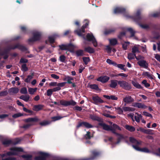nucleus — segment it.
Instances as JSON below:
<instances>
[{
    "label": "nucleus",
    "mask_w": 160,
    "mask_h": 160,
    "mask_svg": "<svg viewBox=\"0 0 160 160\" xmlns=\"http://www.w3.org/2000/svg\"><path fill=\"white\" fill-rule=\"evenodd\" d=\"M106 62L108 63L112 64L114 66H115V65H116V62L111 60L109 59H107V60Z\"/></svg>",
    "instance_id": "nucleus-43"
},
{
    "label": "nucleus",
    "mask_w": 160,
    "mask_h": 160,
    "mask_svg": "<svg viewBox=\"0 0 160 160\" xmlns=\"http://www.w3.org/2000/svg\"><path fill=\"white\" fill-rule=\"evenodd\" d=\"M109 79V77L105 76L104 77H100L98 78L97 80L98 81H100L103 83H105L108 81Z\"/></svg>",
    "instance_id": "nucleus-19"
},
{
    "label": "nucleus",
    "mask_w": 160,
    "mask_h": 160,
    "mask_svg": "<svg viewBox=\"0 0 160 160\" xmlns=\"http://www.w3.org/2000/svg\"><path fill=\"white\" fill-rule=\"evenodd\" d=\"M87 22L86 23L83 25L80 29L74 31V32L77 34L79 36H82L84 39L86 38L84 36V35H82V33L85 32V29L88 25L89 22L87 20H86Z\"/></svg>",
    "instance_id": "nucleus-3"
},
{
    "label": "nucleus",
    "mask_w": 160,
    "mask_h": 160,
    "mask_svg": "<svg viewBox=\"0 0 160 160\" xmlns=\"http://www.w3.org/2000/svg\"><path fill=\"white\" fill-rule=\"evenodd\" d=\"M106 50L107 51L108 53H111L112 50V48L110 46H107L106 47Z\"/></svg>",
    "instance_id": "nucleus-63"
},
{
    "label": "nucleus",
    "mask_w": 160,
    "mask_h": 160,
    "mask_svg": "<svg viewBox=\"0 0 160 160\" xmlns=\"http://www.w3.org/2000/svg\"><path fill=\"white\" fill-rule=\"evenodd\" d=\"M41 156L36 157L35 159L36 160H45L47 154L45 153H41Z\"/></svg>",
    "instance_id": "nucleus-21"
},
{
    "label": "nucleus",
    "mask_w": 160,
    "mask_h": 160,
    "mask_svg": "<svg viewBox=\"0 0 160 160\" xmlns=\"http://www.w3.org/2000/svg\"><path fill=\"white\" fill-rule=\"evenodd\" d=\"M122 109L125 112L133 111L135 110V109L134 108L129 107H123Z\"/></svg>",
    "instance_id": "nucleus-27"
},
{
    "label": "nucleus",
    "mask_w": 160,
    "mask_h": 160,
    "mask_svg": "<svg viewBox=\"0 0 160 160\" xmlns=\"http://www.w3.org/2000/svg\"><path fill=\"white\" fill-rule=\"evenodd\" d=\"M132 83L134 87L138 88H141L140 85L136 82L132 81Z\"/></svg>",
    "instance_id": "nucleus-44"
},
{
    "label": "nucleus",
    "mask_w": 160,
    "mask_h": 160,
    "mask_svg": "<svg viewBox=\"0 0 160 160\" xmlns=\"http://www.w3.org/2000/svg\"><path fill=\"white\" fill-rule=\"evenodd\" d=\"M82 59L85 64H87L90 61L89 58L88 57H84L82 58Z\"/></svg>",
    "instance_id": "nucleus-42"
},
{
    "label": "nucleus",
    "mask_w": 160,
    "mask_h": 160,
    "mask_svg": "<svg viewBox=\"0 0 160 160\" xmlns=\"http://www.w3.org/2000/svg\"><path fill=\"white\" fill-rule=\"evenodd\" d=\"M118 81L116 80H111L110 81L111 83L109 85L110 87L112 88H115L117 85V83H118Z\"/></svg>",
    "instance_id": "nucleus-23"
},
{
    "label": "nucleus",
    "mask_w": 160,
    "mask_h": 160,
    "mask_svg": "<svg viewBox=\"0 0 160 160\" xmlns=\"http://www.w3.org/2000/svg\"><path fill=\"white\" fill-rule=\"evenodd\" d=\"M90 88L91 89L97 90L98 88V86L97 85L95 84H92L90 85Z\"/></svg>",
    "instance_id": "nucleus-53"
},
{
    "label": "nucleus",
    "mask_w": 160,
    "mask_h": 160,
    "mask_svg": "<svg viewBox=\"0 0 160 160\" xmlns=\"http://www.w3.org/2000/svg\"><path fill=\"white\" fill-rule=\"evenodd\" d=\"M135 114H137V116H135V119L137 122H140V119H142V116L141 114H139L137 112H136Z\"/></svg>",
    "instance_id": "nucleus-30"
},
{
    "label": "nucleus",
    "mask_w": 160,
    "mask_h": 160,
    "mask_svg": "<svg viewBox=\"0 0 160 160\" xmlns=\"http://www.w3.org/2000/svg\"><path fill=\"white\" fill-rule=\"evenodd\" d=\"M115 66L117 67L122 70H124V67L125 66V65L122 64H117L116 63V65H115Z\"/></svg>",
    "instance_id": "nucleus-48"
},
{
    "label": "nucleus",
    "mask_w": 160,
    "mask_h": 160,
    "mask_svg": "<svg viewBox=\"0 0 160 160\" xmlns=\"http://www.w3.org/2000/svg\"><path fill=\"white\" fill-rule=\"evenodd\" d=\"M118 137V139L121 141L122 139L124 138V137L122 135L118 134L117 133H115Z\"/></svg>",
    "instance_id": "nucleus-46"
},
{
    "label": "nucleus",
    "mask_w": 160,
    "mask_h": 160,
    "mask_svg": "<svg viewBox=\"0 0 160 160\" xmlns=\"http://www.w3.org/2000/svg\"><path fill=\"white\" fill-rule=\"evenodd\" d=\"M29 96L28 95H22L20 97V98L24 101L27 102L29 99Z\"/></svg>",
    "instance_id": "nucleus-31"
},
{
    "label": "nucleus",
    "mask_w": 160,
    "mask_h": 160,
    "mask_svg": "<svg viewBox=\"0 0 160 160\" xmlns=\"http://www.w3.org/2000/svg\"><path fill=\"white\" fill-rule=\"evenodd\" d=\"M25 122L28 123L24 125L22 128L26 129L31 126L33 125L32 122H37L39 121V119L37 117L29 118L24 120Z\"/></svg>",
    "instance_id": "nucleus-1"
},
{
    "label": "nucleus",
    "mask_w": 160,
    "mask_h": 160,
    "mask_svg": "<svg viewBox=\"0 0 160 160\" xmlns=\"http://www.w3.org/2000/svg\"><path fill=\"white\" fill-rule=\"evenodd\" d=\"M132 106L134 107L141 108H147V106L144 104L139 102H135Z\"/></svg>",
    "instance_id": "nucleus-15"
},
{
    "label": "nucleus",
    "mask_w": 160,
    "mask_h": 160,
    "mask_svg": "<svg viewBox=\"0 0 160 160\" xmlns=\"http://www.w3.org/2000/svg\"><path fill=\"white\" fill-rule=\"evenodd\" d=\"M2 143L4 145L7 146L12 143L10 140L5 139L2 142Z\"/></svg>",
    "instance_id": "nucleus-32"
},
{
    "label": "nucleus",
    "mask_w": 160,
    "mask_h": 160,
    "mask_svg": "<svg viewBox=\"0 0 160 160\" xmlns=\"http://www.w3.org/2000/svg\"><path fill=\"white\" fill-rule=\"evenodd\" d=\"M11 151L7 153V155H16L20 152H22L23 149L22 148L18 147H13L11 148Z\"/></svg>",
    "instance_id": "nucleus-5"
},
{
    "label": "nucleus",
    "mask_w": 160,
    "mask_h": 160,
    "mask_svg": "<svg viewBox=\"0 0 160 160\" xmlns=\"http://www.w3.org/2000/svg\"><path fill=\"white\" fill-rule=\"evenodd\" d=\"M139 46H134L132 48V52L134 54L136 52H139Z\"/></svg>",
    "instance_id": "nucleus-28"
},
{
    "label": "nucleus",
    "mask_w": 160,
    "mask_h": 160,
    "mask_svg": "<svg viewBox=\"0 0 160 160\" xmlns=\"http://www.w3.org/2000/svg\"><path fill=\"white\" fill-rule=\"evenodd\" d=\"M23 115V114L20 113H17L14 114L12 116V117L14 118H16L19 117H21Z\"/></svg>",
    "instance_id": "nucleus-49"
},
{
    "label": "nucleus",
    "mask_w": 160,
    "mask_h": 160,
    "mask_svg": "<svg viewBox=\"0 0 160 160\" xmlns=\"http://www.w3.org/2000/svg\"><path fill=\"white\" fill-rule=\"evenodd\" d=\"M60 103L61 105L65 106H68L71 105L74 106L76 104V102L73 100L68 101L64 100H61L60 101Z\"/></svg>",
    "instance_id": "nucleus-8"
},
{
    "label": "nucleus",
    "mask_w": 160,
    "mask_h": 160,
    "mask_svg": "<svg viewBox=\"0 0 160 160\" xmlns=\"http://www.w3.org/2000/svg\"><path fill=\"white\" fill-rule=\"evenodd\" d=\"M24 160H32V156L30 155H23L21 156Z\"/></svg>",
    "instance_id": "nucleus-33"
},
{
    "label": "nucleus",
    "mask_w": 160,
    "mask_h": 160,
    "mask_svg": "<svg viewBox=\"0 0 160 160\" xmlns=\"http://www.w3.org/2000/svg\"><path fill=\"white\" fill-rule=\"evenodd\" d=\"M63 80L64 81H67V82L68 83H72V82H71V81L73 80V79L72 78L69 76H65Z\"/></svg>",
    "instance_id": "nucleus-29"
},
{
    "label": "nucleus",
    "mask_w": 160,
    "mask_h": 160,
    "mask_svg": "<svg viewBox=\"0 0 160 160\" xmlns=\"http://www.w3.org/2000/svg\"><path fill=\"white\" fill-rule=\"evenodd\" d=\"M132 147L134 149L138 151H140L146 152H150L148 148H141L138 146H135L134 145H132Z\"/></svg>",
    "instance_id": "nucleus-14"
},
{
    "label": "nucleus",
    "mask_w": 160,
    "mask_h": 160,
    "mask_svg": "<svg viewBox=\"0 0 160 160\" xmlns=\"http://www.w3.org/2000/svg\"><path fill=\"white\" fill-rule=\"evenodd\" d=\"M59 47L62 50H68L69 51H70L71 49L75 48V47L72 44H69L68 45H60L59 46Z\"/></svg>",
    "instance_id": "nucleus-10"
},
{
    "label": "nucleus",
    "mask_w": 160,
    "mask_h": 160,
    "mask_svg": "<svg viewBox=\"0 0 160 160\" xmlns=\"http://www.w3.org/2000/svg\"><path fill=\"white\" fill-rule=\"evenodd\" d=\"M140 26L142 28L144 29H148L149 28V26L147 24L140 25Z\"/></svg>",
    "instance_id": "nucleus-59"
},
{
    "label": "nucleus",
    "mask_w": 160,
    "mask_h": 160,
    "mask_svg": "<svg viewBox=\"0 0 160 160\" xmlns=\"http://www.w3.org/2000/svg\"><path fill=\"white\" fill-rule=\"evenodd\" d=\"M142 18V16H141V12L139 10L137 11L136 14L134 17V19L136 21H137Z\"/></svg>",
    "instance_id": "nucleus-24"
},
{
    "label": "nucleus",
    "mask_w": 160,
    "mask_h": 160,
    "mask_svg": "<svg viewBox=\"0 0 160 160\" xmlns=\"http://www.w3.org/2000/svg\"><path fill=\"white\" fill-rule=\"evenodd\" d=\"M33 74H32V75H28L27 77V78L25 80V81L27 82H29L33 78Z\"/></svg>",
    "instance_id": "nucleus-41"
},
{
    "label": "nucleus",
    "mask_w": 160,
    "mask_h": 160,
    "mask_svg": "<svg viewBox=\"0 0 160 160\" xmlns=\"http://www.w3.org/2000/svg\"><path fill=\"white\" fill-rule=\"evenodd\" d=\"M127 30L130 32L131 34V37H133L134 36L135 32L132 28H128Z\"/></svg>",
    "instance_id": "nucleus-51"
},
{
    "label": "nucleus",
    "mask_w": 160,
    "mask_h": 160,
    "mask_svg": "<svg viewBox=\"0 0 160 160\" xmlns=\"http://www.w3.org/2000/svg\"><path fill=\"white\" fill-rule=\"evenodd\" d=\"M33 37L29 39V42H35L40 40L41 38V33L38 31L34 32L33 34Z\"/></svg>",
    "instance_id": "nucleus-6"
},
{
    "label": "nucleus",
    "mask_w": 160,
    "mask_h": 160,
    "mask_svg": "<svg viewBox=\"0 0 160 160\" xmlns=\"http://www.w3.org/2000/svg\"><path fill=\"white\" fill-rule=\"evenodd\" d=\"M43 107V106L42 105H35L34 107V110L35 111H38L41 110Z\"/></svg>",
    "instance_id": "nucleus-36"
},
{
    "label": "nucleus",
    "mask_w": 160,
    "mask_h": 160,
    "mask_svg": "<svg viewBox=\"0 0 160 160\" xmlns=\"http://www.w3.org/2000/svg\"><path fill=\"white\" fill-rule=\"evenodd\" d=\"M8 115L7 114H2L0 115V119H3L8 117Z\"/></svg>",
    "instance_id": "nucleus-58"
},
{
    "label": "nucleus",
    "mask_w": 160,
    "mask_h": 160,
    "mask_svg": "<svg viewBox=\"0 0 160 160\" xmlns=\"http://www.w3.org/2000/svg\"><path fill=\"white\" fill-rule=\"evenodd\" d=\"M22 70L24 71H26L28 70V68L26 64H23L22 66Z\"/></svg>",
    "instance_id": "nucleus-56"
},
{
    "label": "nucleus",
    "mask_w": 160,
    "mask_h": 160,
    "mask_svg": "<svg viewBox=\"0 0 160 160\" xmlns=\"http://www.w3.org/2000/svg\"><path fill=\"white\" fill-rule=\"evenodd\" d=\"M4 55L3 58L4 59H7L8 57V56L7 55V53L6 52H2L0 50V56H2Z\"/></svg>",
    "instance_id": "nucleus-47"
},
{
    "label": "nucleus",
    "mask_w": 160,
    "mask_h": 160,
    "mask_svg": "<svg viewBox=\"0 0 160 160\" xmlns=\"http://www.w3.org/2000/svg\"><path fill=\"white\" fill-rule=\"evenodd\" d=\"M110 44L111 45L114 46L118 43V41L116 38H112L109 39Z\"/></svg>",
    "instance_id": "nucleus-25"
},
{
    "label": "nucleus",
    "mask_w": 160,
    "mask_h": 160,
    "mask_svg": "<svg viewBox=\"0 0 160 160\" xmlns=\"http://www.w3.org/2000/svg\"><path fill=\"white\" fill-rule=\"evenodd\" d=\"M19 89L17 88H12L8 90L9 92L11 94L17 93Z\"/></svg>",
    "instance_id": "nucleus-22"
},
{
    "label": "nucleus",
    "mask_w": 160,
    "mask_h": 160,
    "mask_svg": "<svg viewBox=\"0 0 160 160\" xmlns=\"http://www.w3.org/2000/svg\"><path fill=\"white\" fill-rule=\"evenodd\" d=\"M91 118L94 120L101 121L102 120L101 118L96 116H92L91 117Z\"/></svg>",
    "instance_id": "nucleus-40"
},
{
    "label": "nucleus",
    "mask_w": 160,
    "mask_h": 160,
    "mask_svg": "<svg viewBox=\"0 0 160 160\" xmlns=\"http://www.w3.org/2000/svg\"><path fill=\"white\" fill-rule=\"evenodd\" d=\"M49 41L51 43H53L54 42V39L53 37H49L48 38Z\"/></svg>",
    "instance_id": "nucleus-60"
},
{
    "label": "nucleus",
    "mask_w": 160,
    "mask_h": 160,
    "mask_svg": "<svg viewBox=\"0 0 160 160\" xmlns=\"http://www.w3.org/2000/svg\"><path fill=\"white\" fill-rule=\"evenodd\" d=\"M155 58L158 61L160 62V55L159 54H156Z\"/></svg>",
    "instance_id": "nucleus-64"
},
{
    "label": "nucleus",
    "mask_w": 160,
    "mask_h": 160,
    "mask_svg": "<svg viewBox=\"0 0 160 160\" xmlns=\"http://www.w3.org/2000/svg\"><path fill=\"white\" fill-rule=\"evenodd\" d=\"M28 92L30 94H33L35 92L34 89L32 88H28Z\"/></svg>",
    "instance_id": "nucleus-62"
},
{
    "label": "nucleus",
    "mask_w": 160,
    "mask_h": 160,
    "mask_svg": "<svg viewBox=\"0 0 160 160\" xmlns=\"http://www.w3.org/2000/svg\"><path fill=\"white\" fill-rule=\"evenodd\" d=\"M125 11V9L124 8L121 7L117 8L114 10L115 13H123Z\"/></svg>",
    "instance_id": "nucleus-20"
},
{
    "label": "nucleus",
    "mask_w": 160,
    "mask_h": 160,
    "mask_svg": "<svg viewBox=\"0 0 160 160\" xmlns=\"http://www.w3.org/2000/svg\"><path fill=\"white\" fill-rule=\"evenodd\" d=\"M144 75L147 76L148 77L150 78L151 79H153V76L150 74V73L148 72H145L144 73Z\"/></svg>",
    "instance_id": "nucleus-52"
},
{
    "label": "nucleus",
    "mask_w": 160,
    "mask_h": 160,
    "mask_svg": "<svg viewBox=\"0 0 160 160\" xmlns=\"http://www.w3.org/2000/svg\"><path fill=\"white\" fill-rule=\"evenodd\" d=\"M66 83V82L59 83H58L57 87L53 89H48L47 91V95L48 96H50L52 95V92H56L60 90L61 89V87L64 86Z\"/></svg>",
    "instance_id": "nucleus-2"
},
{
    "label": "nucleus",
    "mask_w": 160,
    "mask_h": 160,
    "mask_svg": "<svg viewBox=\"0 0 160 160\" xmlns=\"http://www.w3.org/2000/svg\"><path fill=\"white\" fill-rule=\"evenodd\" d=\"M115 31V29H111L109 30H106L104 32V33L105 35H108L111 34L114 32Z\"/></svg>",
    "instance_id": "nucleus-35"
},
{
    "label": "nucleus",
    "mask_w": 160,
    "mask_h": 160,
    "mask_svg": "<svg viewBox=\"0 0 160 160\" xmlns=\"http://www.w3.org/2000/svg\"><path fill=\"white\" fill-rule=\"evenodd\" d=\"M115 109L117 110L118 113L119 114H122L123 112V110L122 108H121L120 107H115Z\"/></svg>",
    "instance_id": "nucleus-37"
},
{
    "label": "nucleus",
    "mask_w": 160,
    "mask_h": 160,
    "mask_svg": "<svg viewBox=\"0 0 160 160\" xmlns=\"http://www.w3.org/2000/svg\"><path fill=\"white\" fill-rule=\"evenodd\" d=\"M129 44V42H125L123 44L122 48L124 50H126L127 49L128 45Z\"/></svg>",
    "instance_id": "nucleus-57"
},
{
    "label": "nucleus",
    "mask_w": 160,
    "mask_h": 160,
    "mask_svg": "<svg viewBox=\"0 0 160 160\" xmlns=\"http://www.w3.org/2000/svg\"><path fill=\"white\" fill-rule=\"evenodd\" d=\"M143 114L145 116L148 117H150L151 118H152V115L151 114H150L147 112H143Z\"/></svg>",
    "instance_id": "nucleus-61"
},
{
    "label": "nucleus",
    "mask_w": 160,
    "mask_h": 160,
    "mask_svg": "<svg viewBox=\"0 0 160 160\" xmlns=\"http://www.w3.org/2000/svg\"><path fill=\"white\" fill-rule=\"evenodd\" d=\"M129 140L130 142L133 144V145L135 146H138L142 143V142L141 141H138L134 138L132 137H130Z\"/></svg>",
    "instance_id": "nucleus-11"
},
{
    "label": "nucleus",
    "mask_w": 160,
    "mask_h": 160,
    "mask_svg": "<svg viewBox=\"0 0 160 160\" xmlns=\"http://www.w3.org/2000/svg\"><path fill=\"white\" fill-rule=\"evenodd\" d=\"M118 83L120 87L126 90H129L131 88V85L125 81H119Z\"/></svg>",
    "instance_id": "nucleus-4"
},
{
    "label": "nucleus",
    "mask_w": 160,
    "mask_h": 160,
    "mask_svg": "<svg viewBox=\"0 0 160 160\" xmlns=\"http://www.w3.org/2000/svg\"><path fill=\"white\" fill-rule=\"evenodd\" d=\"M62 117L60 116H56L52 117L51 118L53 121H55L56 120H58L62 118Z\"/></svg>",
    "instance_id": "nucleus-54"
},
{
    "label": "nucleus",
    "mask_w": 160,
    "mask_h": 160,
    "mask_svg": "<svg viewBox=\"0 0 160 160\" xmlns=\"http://www.w3.org/2000/svg\"><path fill=\"white\" fill-rule=\"evenodd\" d=\"M49 124V122L47 121H43L39 123V124L42 126L47 125Z\"/></svg>",
    "instance_id": "nucleus-45"
},
{
    "label": "nucleus",
    "mask_w": 160,
    "mask_h": 160,
    "mask_svg": "<svg viewBox=\"0 0 160 160\" xmlns=\"http://www.w3.org/2000/svg\"><path fill=\"white\" fill-rule=\"evenodd\" d=\"M76 53L77 56H82L83 55V51L82 50H78L76 51Z\"/></svg>",
    "instance_id": "nucleus-39"
},
{
    "label": "nucleus",
    "mask_w": 160,
    "mask_h": 160,
    "mask_svg": "<svg viewBox=\"0 0 160 160\" xmlns=\"http://www.w3.org/2000/svg\"><path fill=\"white\" fill-rule=\"evenodd\" d=\"M8 92L7 91H4L0 92V97H2L7 95L8 94Z\"/></svg>",
    "instance_id": "nucleus-55"
},
{
    "label": "nucleus",
    "mask_w": 160,
    "mask_h": 160,
    "mask_svg": "<svg viewBox=\"0 0 160 160\" xmlns=\"http://www.w3.org/2000/svg\"><path fill=\"white\" fill-rule=\"evenodd\" d=\"M92 99L93 100L92 102L96 104L102 103L104 102L103 100L98 96L93 97Z\"/></svg>",
    "instance_id": "nucleus-12"
},
{
    "label": "nucleus",
    "mask_w": 160,
    "mask_h": 160,
    "mask_svg": "<svg viewBox=\"0 0 160 160\" xmlns=\"http://www.w3.org/2000/svg\"><path fill=\"white\" fill-rule=\"evenodd\" d=\"M136 57V54L133 53H129L128 56V58L129 60H131L134 58Z\"/></svg>",
    "instance_id": "nucleus-38"
},
{
    "label": "nucleus",
    "mask_w": 160,
    "mask_h": 160,
    "mask_svg": "<svg viewBox=\"0 0 160 160\" xmlns=\"http://www.w3.org/2000/svg\"><path fill=\"white\" fill-rule=\"evenodd\" d=\"M125 127L130 132L134 131L135 130V128L131 126L126 125L125 126Z\"/></svg>",
    "instance_id": "nucleus-34"
},
{
    "label": "nucleus",
    "mask_w": 160,
    "mask_h": 160,
    "mask_svg": "<svg viewBox=\"0 0 160 160\" xmlns=\"http://www.w3.org/2000/svg\"><path fill=\"white\" fill-rule=\"evenodd\" d=\"M84 126L86 128H92L93 127V126L86 122H82L79 123L77 127H79L82 126Z\"/></svg>",
    "instance_id": "nucleus-16"
},
{
    "label": "nucleus",
    "mask_w": 160,
    "mask_h": 160,
    "mask_svg": "<svg viewBox=\"0 0 160 160\" xmlns=\"http://www.w3.org/2000/svg\"><path fill=\"white\" fill-rule=\"evenodd\" d=\"M20 92L22 94H27V88H22L20 90Z\"/></svg>",
    "instance_id": "nucleus-50"
},
{
    "label": "nucleus",
    "mask_w": 160,
    "mask_h": 160,
    "mask_svg": "<svg viewBox=\"0 0 160 160\" xmlns=\"http://www.w3.org/2000/svg\"><path fill=\"white\" fill-rule=\"evenodd\" d=\"M123 101L126 104H131L134 102V99L130 96H126L123 98Z\"/></svg>",
    "instance_id": "nucleus-9"
},
{
    "label": "nucleus",
    "mask_w": 160,
    "mask_h": 160,
    "mask_svg": "<svg viewBox=\"0 0 160 160\" xmlns=\"http://www.w3.org/2000/svg\"><path fill=\"white\" fill-rule=\"evenodd\" d=\"M84 50L85 51L90 53H93L94 52V49L90 47H85L84 48Z\"/></svg>",
    "instance_id": "nucleus-26"
},
{
    "label": "nucleus",
    "mask_w": 160,
    "mask_h": 160,
    "mask_svg": "<svg viewBox=\"0 0 160 160\" xmlns=\"http://www.w3.org/2000/svg\"><path fill=\"white\" fill-rule=\"evenodd\" d=\"M99 125L101 126L103 129L106 131H110L111 127L103 122H100Z\"/></svg>",
    "instance_id": "nucleus-17"
},
{
    "label": "nucleus",
    "mask_w": 160,
    "mask_h": 160,
    "mask_svg": "<svg viewBox=\"0 0 160 160\" xmlns=\"http://www.w3.org/2000/svg\"><path fill=\"white\" fill-rule=\"evenodd\" d=\"M86 38L88 41L92 42L94 47H96L97 46V42L92 34L88 33L86 35Z\"/></svg>",
    "instance_id": "nucleus-7"
},
{
    "label": "nucleus",
    "mask_w": 160,
    "mask_h": 160,
    "mask_svg": "<svg viewBox=\"0 0 160 160\" xmlns=\"http://www.w3.org/2000/svg\"><path fill=\"white\" fill-rule=\"evenodd\" d=\"M138 64L141 67L147 68L148 67V64L146 61L143 60H140L138 62Z\"/></svg>",
    "instance_id": "nucleus-13"
},
{
    "label": "nucleus",
    "mask_w": 160,
    "mask_h": 160,
    "mask_svg": "<svg viewBox=\"0 0 160 160\" xmlns=\"http://www.w3.org/2000/svg\"><path fill=\"white\" fill-rule=\"evenodd\" d=\"M110 127V131H111L114 134L116 133L115 131L116 129H117L120 130H121V129L120 127H119L118 125L115 124H113L112 126Z\"/></svg>",
    "instance_id": "nucleus-18"
}]
</instances>
